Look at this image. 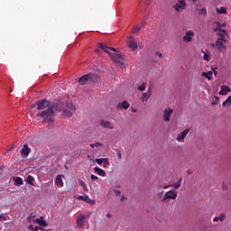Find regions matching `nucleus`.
I'll list each match as a JSON object with an SVG mask.
<instances>
[{
    "label": "nucleus",
    "mask_w": 231,
    "mask_h": 231,
    "mask_svg": "<svg viewBox=\"0 0 231 231\" xmlns=\"http://www.w3.org/2000/svg\"><path fill=\"white\" fill-rule=\"evenodd\" d=\"M37 110L39 111L37 116L43 118L44 122H51L55 116V111H62L64 116H73L76 111V106L71 100H67L62 106H55V104L42 99L36 102Z\"/></svg>",
    "instance_id": "nucleus-1"
},
{
    "label": "nucleus",
    "mask_w": 231,
    "mask_h": 231,
    "mask_svg": "<svg viewBox=\"0 0 231 231\" xmlns=\"http://www.w3.org/2000/svg\"><path fill=\"white\" fill-rule=\"evenodd\" d=\"M98 48L105 51V53H108V55H110V59L114 63H116V66H124L125 58H124V55L116 53V49L109 48L104 43H99ZM111 51L115 52L111 53Z\"/></svg>",
    "instance_id": "nucleus-2"
},
{
    "label": "nucleus",
    "mask_w": 231,
    "mask_h": 231,
    "mask_svg": "<svg viewBox=\"0 0 231 231\" xmlns=\"http://www.w3.org/2000/svg\"><path fill=\"white\" fill-rule=\"evenodd\" d=\"M98 80L99 78L97 75L89 73L81 77L79 79L78 84L79 86H84L85 84H89V82H98Z\"/></svg>",
    "instance_id": "nucleus-3"
},
{
    "label": "nucleus",
    "mask_w": 231,
    "mask_h": 231,
    "mask_svg": "<svg viewBox=\"0 0 231 231\" xmlns=\"http://www.w3.org/2000/svg\"><path fill=\"white\" fill-rule=\"evenodd\" d=\"M226 36H224L223 34H220V36H217L216 43L212 44V48H217V51H223V50H226V39L225 38Z\"/></svg>",
    "instance_id": "nucleus-4"
},
{
    "label": "nucleus",
    "mask_w": 231,
    "mask_h": 231,
    "mask_svg": "<svg viewBox=\"0 0 231 231\" xmlns=\"http://www.w3.org/2000/svg\"><path fill=\"white\" fill-rule=\"evenodd\" d=\"M88 217H91V213H88L87 215H79L78 217L77 226H79V228L84 227V226L86 225V219H88Z\"/></svg>",
    "instance_id": "nucleus-5"
},
{
    "label": "nucleus",
    "mask_w": 231,
    "mask_h": 231,
    "mask_svg": "<svg viewBox=\"0 0 231 231\" xmlns=\"http://www.w3.org/2000/svg\"><path fill=\"white\" fill-rule=\"evenodd\" d=\"M173 8L176 12H181V10H185L187 8V3L185 0H178L173 5Z\"/></svg>",
    "instance_id": "nucleus-6"
},
{
    "label": "nucleus",
    "mask_w": 231,
    "mask_h": 231,
    "mask_svg": "<svg viewBox=\"0 0 231 231\" xmlns=\"http://www.w3.org/2000/svg\"><path fill=\"white\" fill-rule=\"evenodd\" d=\"M195 35L196 34L193 32V31L189 30L186 32L185 35L182 38V41L184 42H192V39H194Z\"/></svg>",
    "instance_id": "nucleus-7"
},
{
    "label": "nucleus",
    "mask_w": 231,
    "mask_h": 231,
    "mask_svg": "<svg viewBox=\"0 0 231 231\" xmlns=\"http://www.w3.org/2000/svg\"><path fill=\"white\" fill-rule=\"evenodd\" d=\"M178 198V193H176V189H171L170 191H167L164 195L163 201L165 199H176Z\"/></svg>",
    "instance_id": "nucleus-8"
},
{
    "label": "nucleus",
    "mask_w": 231,
    "mask_h": 231,
    "mask_svg": "<svg viewBox=\"0 0 231 231\" xmlns=\"http://www.w3.org/2000/svg\"><path fill=\"white\" fill-rule=\"evenodd\" d=\"M190 133V128H188L178 134L177 136V142H183L185 140V137Z\"/></svg>",
    "instance_id": "nucleus-9"
},
{
    "label": "nucleus",
    "mask_w": 231,
    "mask_h": 231,
    "mask_svg": "<svg viewBox=\"0 0 231 231\" xmlns=\"http://www.w3.org/2000/svg\"><path fill=\"white\" fill-rule=\"evenodd\" d=\"M214 32H217V37H221V35L226 36V31L221 27V23L217 24V27L215 28Z\"/></svg>",
    "instance_id": "nucleus-10"
},
{
    "label": "nucleus",
    "mask_w": 231,
    "mask_h": 231,
    "mask_svg": "<svg viewBox=\"0 0 231 231\" xmlns=\"http://www.w3.org/2000/svg\"><path fill=\"white\" fill-rule=\"evenodd\" d=\"M173 110L171 108H168L164 110L163 120L164 122H171V115H172Z\"/></svg>",
    "instance_id": "nucleus-11"
},
{
    "label": "nucleus",
    "mask_w": 231,
    "mask_h": 231,
    "mask_svg": "<svg viewBox=\"0 0 231 231\" xmlns=\"http://www.w3.org/2000/svg\"><path fill=\"white\" fill-rule=\"evenodd\" d=\"M78 199H80L81 201H86V203H89L90 205H95V200L89 199L88 195L79 196Z\"/></svg>",
    "instance_id": "nucleus-12"
},
{
    "label": "nucleus",
    "mask_w": 231,
    "mask_h": 231,
    "mask_svg": "<svg viewBox=\"0 0 231 231\" xmlns=\"http://www.w3.org/2000/svg\"><path fill=\"white\" fill-rule=\"evenodd\" d=\"M31 152H32V149L28 147V144H23L22 148V154H23V156H29Z\"/></svg>",
    "instance_id": "nucleus-13"
},
{
    "label": "nucleus",
    "mask_w": 231,
    "mask_h": 231,
    "mask_svg": "<svg viewBox=\"0 0 231 231\" xmlns=\"http://www.w3.org/2000/svg\"><path fill=\"white\" fill-rule=\"evenodd\" d=\"M64 178V175H58L56 177L55 183L57 187H64V182L62 181V179Z\"/></svg>",
    "instance_id": "nucleus-14"
},
{
    "label": "nucleus",
    "mask_w": 231,
    "mask_h": 231,
    "mask_svg": "<svg viewBox=\"0 0 231 231\" xmlns=\"http://www.w3.org/2000/svg\"><path fill=\"white\" fill-rule=\"evenodd\" d=\"M231 88L226 85L221 86V90L219 91V95H226V93H230Z\"/></svg>",
    "instance_id": "nucleus-15"
},
{
    "label": "nucleus",
    "mask_w": 231,
    "mask_h": 231,
    "mask_svg": "<svg viewBox=\"0 0 231 231\" xmlns=\"http://www.w3.org/2000/svg\"><path fill=\"white\" fill-rule=\"evenodd\" d=\"M95 172H97V174H98L99 176H102L103 178H106V171L102 170L101 168H98V166H96L94 168Z\"/></svg>",
    "instance_id": "nucleus-16"
},
{
    "label": "nucleus",
    "mask_w": 231,
    "mask_h": 231,
    "mask_svg": "<svg viewBox=\"0 0 231 231\" xmlns=\"http://www.w3.org/2000/svg\"><path fill=\"white\" fill-rule=\"evenodd\" d=\"M128 47L130 48V50H133L134 51L135 50H138V43H136V42L130 40L128 42Z\"/></svg>",
    "instance_id": "nucleus-17"
},
{
    "label": "nucleus",
    "mask_w": 231,
    "mask_h": 231,
    "mask_svg": "<svg viewBox=\"0 0 231 231\" xmlns=\"http://www.w3.org/2000/svg\"><path fill=\"white\" fill-rule=\"evenodd\" d=\"M101 125L102 127H106V129H113V124H111V122L109 121H106V120H101Z\"/></svg>",
    "instance_id": "nucleus-18"
},
{
    "label": "nucleus",
    "mask_w": 231,
    "mask_h": 231,
    "mask_svg": "<svg viewBox=\"0 0 231 231\" xmlns=\"http://www.w3.org/2000/svg\"><path fill=\"white\" fill-rule=\"evenodd\" d=\"M129 102L124 101L123 103H119L117 105L118 109H129Z\"/></svg>",
    "instance_id": "nucleus-19"
},
{
    "label": "nucleus",
    "mask_w": 231,
    "mask_h": 231,
    "mask_svg": "<svg viewBox=\"0 0 231 231\" xmlns=\"http://www.w3.org/2000/svg\"><path fill=\"white\" fill-rule=\"evenodd\" d=\"M14 185H16V187H19L20 185H23V179L21 177H14Z\"/></svg>",
    "instance_id": "nucleus-20"
},
{
    "label": "nucleus",
    "mask_w": 231,
    "mask_h": 231,
    "mask_svg": "<svg viewBox=\"0 0 231 231\" xmlns=\"http://www.w3.org/2000/svg\"><path fill=\"white\" fill-rule=\"evenodd\" d=\"M36 222L38 225H41V226H48V224L44 221V217H41L40 218L36 219Z\"/></svg>",
    "instance_id": "nucleus-21"
},
{
    "label": "nucleus",
    "mask_w": 231,
    "mask_h": 231,
    "mask_svg": "<svg viewBox=\"0 0 231 231\" xmlns=\"http://www.w3.org/2000/svg\"><path fill=\"white\" fill-rule=\"evenodd\" d=\"M226 217V216L225 215V213H222L219 217H214L213 221H215V222L225 221Z\"/></svg>",
    "instance_id": "nucleus-22"
},
{
    "label": "nucleus",
    "mask_w": 231,
    "mask_h": 231,
    "mask_svg": "<svg viewBox=\"0 0 231 231\" xmlns=\"http://www.w3.org/2000/svg\"><path fill=\"white\" fill-rule=\"evenodd\" d=\"M212 75H213L212 71L202 72V77H206V79H208V80H212Z\"/></svg>",
    "instance_id": "nucleus-23"
},
{
    "label": "nucleus",
    "mask_w": 231,
    "mask_h": 231,
    "mask_svg": "<svg viewBox=\"0 0 231 231\" xmlns=\"http://www.w3.org/2000/svg\"><path fill=\"white\" fill-rule=\"evenodd\" d=\"M183 179H180L175 184H172L171 187H174V189H179L181 187V181Z\"/></svg>",
    "instance_id": "nucleus-24"
},
{
    "label": "nucleus",
    "mask_w": 231,
    "mask_h": 231,
    "mask_svg": "<svg viewBox=\"0 0 231 231\" xmlns=\"http://www.w3.org/2000/svg\"><path fill=\"white\" fill-rule=\"evenodd\" d=\"M142 30V27L135 25L133 29H132V33H138V32H140Z\"/></svg>",
    "instance_id": "nucleus-25"
},
{
    "label": "nucleus",
    "mask_w": 231,
    "mask_h": 231,
    "mask_svg": "<svg viewBox=\"0 0 231 231\" xmlns=\"http://www.w3.org/2000/svg\"><path fill=\"white\" fill-rule=\"evenodd\" d=\"M102 146H103V144L101 143H98V142H96L94 143H90V147L92 149H95V147H102Z\"/></svg>",
    "instance_id": "nucleus-26"
},
{
    "label": "nucleus",
    "mask_w": 231,
    "mask_h": 231,
    "mask_svg": "<svg viewBox=\"0 0 231 231\" xmlns=\"http://www.w3.org/2000/svg\"><path fill=\"white\" fill-rule=\"evenodd\" d=\"M146 93L148 95L146 100H149V97H151V95H152V87L149 86Z\"/></svg>",
    "instance_id": "nucleus-27"
},
{
    "label": "nucleus",
    "mask_w": 231,
    "mask_h": 231,
    "mask_svg": "<svg viewBox=\"0 0 231 231\" xmlns=\"http://www.w3.org/2000/svg\"><path fill=\"white\" fill-rule=\"evenodd\" d=\"M147 97H149V94H147V92L143 93V96L141 97L142 102H147Z\"/></svg>",
    "instance_id": "nucleus-28"
},
{
    "label": "nucleus",
    "mask_w": 231,
    "mask_h": 231,
    "mask_svg": "<svg viewBox=\"0 0 231 231\" xmlns=\"http://www.w3.org/2000/svg\"><path fill=\"white\" fill-rule=\"evenodd\" d=\"M103 167H109V159L104 158L103 160Z\"/></svg>",
    "instance_id": "nucleus-29"
},
{
    "label": "nucleus",
    "mask_w": 231,
    "mask_h": 231,
    "mask_svg": "<svg viewBox=\"0 0 231 231\" xmlns=\"http://www.w3.org/2000/svg\"><path fill=\"white\" fill-rule=\"evenodd\" d=\"M147 88V84L143 83L141 86L138 87L139 91H145V88Z\"/></svg>",
    "instance_id": "nucleus-30"
},
{
    "label": "nucleus",
    "mask_w": 231,
    "mask_h": 231,
    "mask_svg": "<svg viewBox=\"0 0 231 231\" xmlns=\"http://www.w3.org/2000/svg\"><path fill=\"white\" fill-rule=\"evenodd\" d=\"M27 183H28L29 185H33V178L32 177V175H29V176L27 177Z\"/></svg>",
    "instance_id": "nucleus-31"
},
{
    "label": "nucleus",
    "mask_w": 231,
    "mask_h": 231,
    "mask_svg": "<svg viewBox=\"0 0 231 231\" xmlns=\"http://www.w3.org/2000/svg\"><path fill=\"white\" fill-rule=\"evenodd\" d=\"M199 14L200 15H204L205 17H207V9L206 8H202L199 10Z\"/></svg>",
    "instance_id": "nucleus-32"
},
{
    "label": "nucleus",
    "mask_w": 231,
    "mask_h": 231,
    "mask_svg": "<svg viewBox=\"0 0 231 231\" xmlns=\"http://www.w3.org/2000/svg\"><path fill=\"white\" fill-rule=\"evenodd\" d=\"M217 10L218 14H226V8H225V7H221L220 9L217 8Z\"/></svg>",
    "instance_id": "nucleus-33"
},
{
    "label": "nucleus",
    "mask_w": 231,
    "mask_h": 231,
    "mask_svg": "<svg viewBox=\"0 0 231 231\" xmlns=\"http://www.w3.org/2000/svg\"><path fill=\"white\" fill-rule=\"evenodd\" d=\"M79 185H80V187H82L84 189H88V185L86 184V182H84V180H79Z\"/></svg>",
    "instance_id": "nucleus-34"
},
{
    "label": "nucleus",
    "mask_w": 231,
    "mask_h": 231,
    "mask_svg": "<svg viewBox=\"0 0 231 231\" xmlns=\"http://www.w3.org/2000/svg\"><path fill=\"white\" fill-rule=\"evenodd\" d=\"M103 162H104V158H99L96 160V163H97L98 165H102Z\"/></svg>",
    "instance_id": "nucleus-35"
},
{
    "label": "nucleus",
    "mask_w": 231,
    "mask_h": 231,
    "mask_svg": "<svg viewBox=\"0 0 231 231\" xmlns=\"http://www.w3.org/2000/svg\"><path fill=\"white\" fill-rule=\"evenodd\" d=\"M90 179H91V181H97V180H98V177L96 176V175H93V174L90 175Z\"/></svg>",
    "instance_id": "nucleus-36"
},
{
    "label": "nucleus",
    "mask_w": 231,
    "mask_h": 231,
    "mask_svg": "<svg viewBox=\"0 0 231 231\" xmlns=\"http://www.w3.org/2000/svg\"><path fill=\"white\" fill-rule=\"evenodd\" d=\"M204 60H210V55L208 54H204Z\"/></svg>",
    "instance_id": "nucleus-37"
},
{
    "label": "nucleus",
    "mask_w": 231,
    "mask_h": 231,
    "mask_svg": "<svg viewBox=\"0 0 231 231\" xmlns=\"http://www.w3.org/2000/svg\"><path fill=\"white\" fill-rule=\"evenodd\" d=\"M116 154L118 156V159L120 160L122 158V152H120V150L116 151Z\"/></svg>",
    "instance_id": "nucleus-38"
},
{
    "label": "nucleus",
    "mask_w": 231,
    "mask_h": 231,
    "mask_svg": "<svg viewBox=\"0 0 231 231\" xmlns=\"http://www.w3.org/2000/svg\"><path fill=\"white\" fill-rule=\"evenodd\" d=\"M0 221H6V217L0 215Z\"/></svg>",
    "instance_id": "nucleus-39"
},
{
    "label": "nucleus",
    "mask_w": 231,
    "mask_h": 231,
    "mask_svg": "<svg viewBox=\"0 0 231 231\" xmlns=\"http://www.w3.org/2000/svg\"><path fill=\"white\" fill-rule=\"evenodd\" d=\"M157 57H159V59H162L163 58V54H162L161 52H156Z\"/></svg>",
    "instance_id": "nucleus-40"
},
{
    "label": "nucleus",
    "mask_w": 231,
    "mask_h": 231,
    "mask_svg": "<svg viewBox=\"0 0 231 231\" xmlns=\"http://www.w3.org/2000/svg\"><path fill=\"white\" fill-rule=\"evenodd\" d=\"M115 194H116V196H120V194H122V191L115 190Z\"/></svg>",
    "instance_id": "nucleus-41"
},
{
    "label": "nucleus",
    "mask_w": 231,
    "mask_h": 231,
    "mask_svg": "<svg viewBox=\"0 0 231 231\" xmlns=\"http://www.w3.org/2000/svg\"><path fill=\"white\" fill-rule=\"evenodd\" d=\"M106 217L111 218V217H113V215H111V213H107Z\"/></svg>",
    "instance_id": "nucleus-42"
},
{
    "label": "nucleus",
    "mask_w": 231,
    "mask_h": 231,
    "mask_svg": "<svg viewBox=\"0 0 231 231\" xmlns=\"http://www.w3.org/2000/svg\"><path fill=\"white\" fill-rule=\"evenodd\" d=\"M29 230H33V225L29 226Z\"/></svg>",
    "instance_id": "nucleus-43"
},
{
    "label": "nucleus",
    "mask_w": 231,
    "mask_h": 231,
    "mask_svg": "<svg viewBox=\"0 0 231 231\" xmlns=\"http://www.w3.org/2000/svg\"><path fill=\"white\" fill-rule=\"evenodd\" d=\"M39 228H40V227L36 226L33 228V230H34V231H38Z\"/></svg>",
    "instance_id": "nucleus-44"
},
{
    "label": "nucleus",
    "mask_w": 231,
    "mask_h": 231,
    "mask_svg": "<svg viewBox=\"0 0 231 231\" xmlns=\"http://www.w3.org/2000/svg\"><path fill=\"white\" fill-rule=\"evenodd\" d=\"M220 26H221V28H225L226 26V23L220 24Z\"/></svg>",
    "instance_id": "nucleus-45"
},
{
    "label": "nucleus",
    "mask_w": 231,
    "mask_h": 231,
    "mask_svg": "<svg viewBox=\"0 0 231 231\" xmlns=\"http://www.w3.org/2000/svg\"><path fill=\"white\" fill-rule=\"evenodd\" d=\"M214 75H217V71L216 69L213 70Z\"/></svg>",
    "instance_id": "nucleus-46"
},
{
    "label": "nucleus",
    "mask_w": 231,
    "mask_h": 231,
    "mask_svg": "<svg viewBox=\"0 0 231 231\" xmlns=\"http://www.w3.org/2000/svg\"><path fill=\"white\" fill-rule=\"evenodd\" d=\"M169 187H172V185L164 186V189H169Z\"/></svg>",
    "instance_id": "nucleus-47"
},
{
    "label": "nucleus",
    "mask_w": 231,
    "mask_h": 231,
    "mask_svg": "<svg viewBox=\"0 0 231 231\" xmlns=\"http://www.w3.org/2000/svg\"><path fill=\"white\" fill-rule=\"evenodd\" d=\"M95 51H96V53H100V50H98V49L96 50Z\"/></svg>",
    "instance_id": "nucleus-48"
},
{
    "label": "nucleus",
    "mask_w": 231,
    "mask_h": 231,
    "mask_svg": "<svg viewBox=\"0 0 231 231\" xmlns=\"http://www.w3.org/2000/svg\"><path fill=\"white\" fill-rule=\"evenodd\" d=\"M125 199V197L123 196V197L121 198V201H124Z\"/></svg>",
    "instance_id": "nucleus-49"
},
{
    "label": "nucleus",
    "mask_w": 231,
    "mask_h": 231,
    "mask_svg": "<svg viewBox=\"0 0 231 231\" xmlns=\"http://www.w3.org/2000/svg\"><path fill=\"white\" fill-rule=\"evenodd\" d=\"M188 174H192V171L190 170H189Z\"/></svg>",
    "instance_id": "nucleus-50"
},
{
    "label": "nucleus",
    "mask_w": 231,
    "mask_h": 231,
    "mask_svg": "<svg viewBox=\"0 0 231 231\" xmlns=\"http://www.w3.org/2000/svg\"><path fill=\"white\" fill-rule=\"evenodd\" d=\"M12 149H14V147H12V148H9L7 151H8V152H10V151H12Z\"/></svg>",
    "instance_id": "nucleus-51"
},
{
    "label": "nucleus",
    "mask_w": 231,
    "mask_h": 231,
    "mask_svg": "<svg viewBox=\"0 0 231 231\" xmlns=\"http://www.w3.org/2000/svg\"><path fill=\"white\" fill-rule=\"evenodd\" d=\"M222 189H226V187L225 185L222 186Z\"/></svg>",
    "instance_id": "nucleus-52"
},
{
    "label": "nucleus",
    "mask_w": 231,
    "mask_h": 231,
    "mask_svg": "<svg viewBox=\"0 0 231 231\" xmlns=\"http://www.w3.org/2000/svg\"><path fill=\"white\" fill-rule=\"evenodd\" d=\"M132 111H134V113H136V110H135V109H132Z\"/></svg>",
    "instance_id": "nucleus-53"
},
{
    "label": "nucleus",
    "mask_w": 231,
    "mask_h": 231,
    "mask_svg": "<svg viewBox=\"0 0 231 231\" xmlns=\"http://www.w3.org/2000/svg\"><path fill=\"white\" fill-rule=\"evenodd\" d=\"M216 99H217V100H219V97H216Z\"/></svg>",
    "instance_id": "nucleus-54"
},
{
    "label": "nucleus",
    "mask_w": 231,
    "mask_h": 231,
    "mask_svg": "<svg viewBox=\"0 0 231 231\" xmlns=\"http://www.w3.org/2000/svg\"><path fill=\"white\" fill-rule=\"evenodd\" d=\"M215 104H216V102H213V103H212V106H215Z\"/></svg>",
    "instance_id": "nucleus-55"
},
{
    "label": "nucleus",
    "mask_w": 231,
    "mask_h": 231,
    "mask_svg": "<svg viewBox=\"0 0 231 231\" xmlns=\"http://www.w3.org/2000/svg\"><path fill=\"white\" fill-rule=\"evenodd\" d=\"M193 3H196V0H191Z\"/></svg>",
    "instance_id": "nucleus-56"
}]
</instances>
